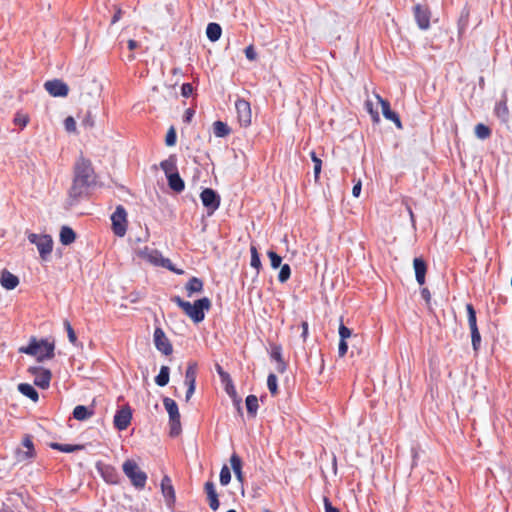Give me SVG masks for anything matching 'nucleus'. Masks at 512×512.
Listing matches in <instances>:
<instances>
[{
    "label": "nucleus",
    "mask_w": 512,
    "mask_h": 512,
    "mask_svg": "<svg viewBox=\"0 0 512 512\" xmlns=\"http://www.w3.org/2000/svg\"><path fill=\"white\" fill-rule=\"evenodd\" d=\"M93 183L94 170L91 161L81 156L75 163L74 178L68 192L69 204L77 203L87 193L88 188Z\"/></svg>",
    "instance_id": "f257e3e1"
},
{
    "label": "nucleus",
    "mask_w": 512,
    "mask_h": 512,
    "mask_svg": "<svg viewBox=\"0 0 512 512\" xmlns=\"http://www.w3.org/2000/svg\"><path fill=\"white\" fill-rule=\"evenodd\" d=\"M186 316H188L194 323H200L205 318V312L211 308V301L208 297H203L190 303L183 300L180 296H174L171 298Z\"/></svg>",
    "instance_id": "f03ea898"
},
{
    "label": "nucleus",
    "mask_w": 512,
    "mask_h": 512,
    "mask_svg": "<svg viewBox=\"0 0 512 512\" xmlns=\"http://www.w3.org/2000/svg\"><path fill=\"white\" fill-rule=\"evenodd\" d=\"M54 350V342L45 339L37 340L35 337L30 339L27 346L19 348L20 353L34 356L39 362L52 359L55 356Z\"/></svg>",
    "instance_id": "7ed1b4c3"
},
{
    "label": "nucleus",
    "mask_w": 512,
    "mask_h": 512,
    "mask_svg": "<svg viewBox=\"0 0 512 512\" xmlns=\"http://www.w3.org/2000/svg\"><path fill=\"white\" fill-rule=\"evenodd\" d=\"M122 470L136 489H144L147 482V474L140 469L134 460L127 459L124 461Z\"/></svg>",
    "instance_id": "20e7f679"
},
{
    "label": "nucleus",
    "mask_w": 512,
    "mask_h": 512,
    "mask_svg": "<svg viewBox=\"0 0 512 512\" xmlns=\"http://www.w3.org/2000/svg\"><path fill=\"white\" fill-rule=\"evenodd\" d=\"M28 240L30 243L36 245L40 258L47 260L53 250V239L48 234L29 233Z\"/></svg>",
    "instance_id": "39448f33"
},
{
    "label": "nucleus",
    "mask_w": 512,
    "mask_h": 512,
    "mask_svg": "<svg viewBox=\"0 0 512 512\" xmlns=\"http://www.w3.org/2000/svg\"><path fill=\"white\" fill-rule=\"evenodd\" d=\"M163 404L169 414L170 435L178 436L181 432V421L178 405L173 399L169 397H165L163 399Z\"/></svg>",
    "instance_id": "423d86ee"
},
{
    "label": "nucleus",
    "mask_w": 512,
    "mask_h": 512,
    "mask_svg": "<svg viewBox=\"0 0 512 512\" xmlns=\"http://www.w3.org/2000/svg\"><path fill=\"white\" fill-rule=\"evenodd\" d=\"M126 210L119 205L111 216L112 230L118 237H123L127 230Z\"/></svg>",
    "instance_id": "0eeeda50"
},
{
    "label": "nucleus",
    "mask_w": 512,
    "mask_h": 512,
    "mask_svg": "<svg viewBox=\"0 0 512 512\" xmlns=\"http://www.w3.org/2000/svg\"><path fill=\"white\" fill-rule=\"evenodd\" d=\"M414 19L421 30L430 28L431 11L427 5L416 4L413 7Z\"/></svg>",
    "instance_id": "6e6552de"
},
{
    "label": "nucleus",
    "mask_w": 512,
    "mask_h": 512,
    "mask_svg": "<svg viewBox=\"0 0 512 512\" xmlns=\"http://www.w3.org/2000/svg\"><path fill=\"white\" fill-rule=\"evenodd\" d=\"M28 373L34 376V384L37 387L47 389L50 386L52 373L49 369L43 367H29Z\"/></svg>",
    "instance_id": "1a4fd4ad"
},
{
    "label": "nucleus",
    "mask_w": 512,
    "mask_h": 512,
    "mask_svg": "<svg viewBox=\"0 0 512 512\" xmlns=\"http://www.w3.org/2000/svg\"><path fill=\"white\" fill-rule=\"evenodd\" d=\"M142 256L144 259H146L147 261H149L150 263H152L154 265H159V266L168 268L169 270H172V271L176 272L177 274L183 273L182 270H176L171 265V261L169 259L163 258L162 255L157 250H149L148 248H146L142 252Z\"/></svg>",
    "instance_id": "9d476101"
},
{
    "label": "nucleus",
    "mask_w": 512,
    "mask_h": 512,
    "mask_svg": "<svg viewBox=\"0 0 512 512\" xmlns=\"http://www.w3.org/2000/svg\"><path fill=\"white\" fill-rule=\"evenodd\" d=\"M153 337L154 344L157 350H159L166 356L172 354L173 346L162 328H155Z\"/></svg>",
    "instance_id": "9b49d317"
},
{
    "label": "nucleus",
    "mask_w": 512,
    "mask_h": 512,
    "mask_svg": "<svg viewBox=\"0 0 512 512\" xmlns=\"http://www.w3.org/2000/svg\"><path fill=\"white\" fill-rule=\"evenodd\" d=\"M235 107L240 125L243 127L249 126L252 118L250 103L244 99H238L235 102Z\"/></svg>",
    "instance_id": "f8f14e48"
},
{
    "label": "nucleus",
    "mask_w": 512,
    "mask_h": 512,
    "mask_svg": "<svg viewBox=\"0 0 512 512\" xmlns=\"http://www.w3.org/2000/svg\"><path fill=\"white\" fill-rule=\"evenodd\" d=\"M200 198H201L202 204L208 209L209 214L214 213L220 206V197L211 188H205L201 192Z\"/></svg>",
    "instance_id": "ddd939ff"
},
{
    "label": "nucleus",
    "mask_w": 512,
    "mask_h": 512,
    "mask_svg": "<svg viewBox=\"0 0 512 512\" xmlns=\"http://www.w3.org/2000/svg\"><path fill=\"white\" fill-rule=\"evenodd\" d=\"M44 87L53 97H66L69 93L68 85L60 79L46 81Z\"/></svg>",
    "instance_id": "4468645a"
},
{
    "label": "nucleus",
    "mask_w": 512,
    "mask_h": 512,
    "mask_svg": "<svg viewBox=\"0 0 512 512\" xmlns=\"http://www.w3.org/2000/svg\"><path fill=\"white\" fill-rule=\"evenodd\" d=\"M23 449L17 450V460L18 461H30L35 458L36 451L34 448V444L32 441V437L30 435H25L22 440Z\"/></svg>",
    "instance_id": "2eb2a0df"
},
{
    "label": "nucleus",
    "mask_w": 512,
    "mask_h": 512,
    "mask_svg": "<svg viewBox=\"0 0 512 512\" xmlns=\"http://www.w3.org/2000/svg\"><path fill=\"white\" fill-rule=\"evenodd\" d=\"M132 419V411L129 406L118 410L114 416V426L122 431L128 428Z\"/></svg>",
    "instance_id": "dca6fc26"
},
{
    "label": "nucleus",
    "mask_w": 512,
    "mask_h": 512,
    "mask_svg": "<svg viewBox=\"0 0 512 512\" xmlns=\"http://www.w3.org/2000/svg\"><path fill=\"white\" fill-rule=\"evenodd\" d=\"M376 99L378 100V103L381 105L383 116L387 120L394 122L395 125L397 126V128L401 129L402 123H401L400 117L396 112L391 110L390 103L387 100L383 99L378 94H376Z\"/></svg>",
    "instance_id": "f3484780"
},
{
    "label": "nucleus",
    "mask_w": 512,
    "mask_h": 512,
    "mask_svg": "<svg viewBox=\"0 0 512 512\" xmlns=\"http://www.w3.org/2000/svg\"><path fill=\"white\" fill-rule=\"evenodd\" d=\"M161 491L168 506L174 505L176 501L175 490L169 476L165 475L161 480Z\"/></svg>",
    "instance_id": "a211bd4d"
},
{
    "label": "nucleus",
    "mask_w": 512,
    "mask_h": 512,
    "mask_svg": "<svg viewBox=\"0 0 512 512\" xmlns=\"http://www.w3.org/2000/svg\"><path fill=\"white\" fill-rule=\"evenodd\" d=\"M204 490L207 495L209 507L213 511H216L219 508L220 502L218 499V494L216 492L215 484L212 481H207L204 484Z\"/></svg>",
    "instance_id": "6ab92c4d"
},
{
    "label": "nucleus",
    "mask_w": 512,
    "mask_h": 512,
    "mask_svg": "<svg viewBox=\"0 0 512 512\" xmlns=\"http://www.w3.org/2000/svg\"><path fill=\"white\" fill-rule=\"evenodd\" d=\"M0 284L6 290H13L18 286L19 279L16 275H14L10 271L4 269L1 272Z\"/></svg>",
    "instance_id": "aec40b11"
},
{
    "label": "nucleus",
    "mask_w": 512,
    "mask_h": 512,
    "mask_svg": "<svg viewBox=\"0 0 512 512\" xmlns=\"http://www.w3.org/2000/svg\"><path fill=\"white\" fill-rule=\"evenodd\" d=\"M413 266L415 270V277L419 285L425 283V276L427 272V265L422 258H415L413 260Z\"/></svg>",
    "instance_id": "412c9836"
},
{
    "label": "nucleus",
    "mask_w": 512,
    "mask_h": 512,
    "mask_svg": "<svg viewBox=\"0 0 512 512\" xmlns=\"http://www.w3.org/2000/svg\"><path fill=\"white\" fill-rule=\"evenodd\" d=\"M204 283L198 277H192L185 285L187 296L191 297L194 293H200L203 291Z\"/></svg>",
    "instance_id": "4be33fe9"
},
{
    "label": "nucleus",
    "mask_w": 512,
    "mask_h": 512,
    "mask_svg": "<svg viewBox=\"0 0 512 512\" xmlns=\"http://www.w3.org/2000/svg\"><path fill=\"white\" fill-rule=\"evenodd\" d=\"M100 472L102 474V477L107 483L110 484H117L118 483V473L116 469L110 465H105L102 468H100Z\"/></svg>",
    "instance_id": "5701e85b"
},
{
    "label": "nucleus",
    "mask_w": 512,
    "mask_h": 512,
    "mask_svg": "<svg viewBox=\"0 0 512 512\" xmlns=\"http://www.w3.org/2000/svg\"><path fill=\"white\" fill-rule=\"evenodd\" d=\"M230 464L231 467L235 473V476L239 482L244 481V475L242 473V460L241 458L236 454L233 453L230 457Z\"/></svg>",
    "instance_id": "b1692460"
},
{
    "label": "nucleus",
    "mask_w": 512,
    "mask_h": 512,
    "mask_svg": "<svg viewBox=\"0 0 512 512\" xmlns=\"http://www.w3.org/2000/svg\"><path fill=\"white\" fill-rule=\"evenodd\" d=\"M94 414L93 409H89L86 406L78 405L73 410V417L78 421H84L92 417Z\"/></svg>",
    "instance_id": "393cba45"
},
{
    "label": "nucleus",
    "mask_w": 512,
    "mask_h": 512,
    "mask_svg": "<svg viewBox=\"0 0 512 512\" xmlns=\"http://www.w3.org/2000/svg\"><path fill=\"white\" fill-rule=\"evenodd\" d=\"M160 167L165 173L166 177H169L171 174L177 173V165L175 156H170L168 159L161 161Z\"/></svg>",
    "instance_id": "a878e982"
},
{
    "label": "nucleus",
    "mask_w": 512,
    "mask_h": 512,
    "mask_svg": "<svg viewBox=\"0 0 512 512\" xmlns=\"http://www.w3.org/2000/svg\"><path fill=\"white\" fill-rule=\"evenodd\" d=\"M197 363L190 362L188 363L186 372H185V384L187 386L192 385L196 386V377H197Z\"/></svg>",
    "instance_id": "bb28decb"
},
{
    "label": "nucleus",
    "mask_w": 512,
    "mask_h": 512,
    "mask_svg": "<svg viewBox=\"0 0 512 512\" xmlns=\"http://www.w3.org/2000/svg\"><path fill=\"white\" fill-rule=\"evenodd\" d=\"M494 112L498 118L503 122H507L509 116V109L507 106V99L504 98L496 103Z\"/></svg>",
    "instance_id": "cd10ccee"
},
{
    "label": "nucleus",
    "mask_w": 512,
    "mask_h": 512,
    "mask_svg": "<svg viewBox=\"0 0 512 512\" xmlns=\"http://www.w3.org/2000/svg\"><path fill=\"white\" fill-rule=\"evenodd\" d=\"M76 239V233L69 226H63L60 230V242L63 245H70Z\"/></svg>",
    "instance_id": "c85d7f7f"
},
{
    "label": "nucleus",
    "mask_w": 512,
    "mask_h": 512,
    "mask_svg": "<svg viewBox=\"0 0 512 512\" xmlns=\"http://www.w3.org/2000/svg\"><path fill=\"white\" fill-rule=\"evenodd\" d=\"M167 179H168V185L173 191L179 193L184 190L185 184L178 172L175 174L169 175V177H167Z\"/></svg>",
    "instance_id": "c756f323"
},
{
    "label": "nucleus",
    "mask_w": 512,
    "mask_h": 512,
    "mask_svg": "<svg viewBox=\"0 0 512 512\" xmlns=\"http://www.w3.org/2000/svg\"><path fill=\"white\" fill-rule=\"evenodd\" d=\"M18 390L26 397L30 398L32 401L37 402L39 399L38 392L34 389V387L28 383H21L18 385Z\"/></svg>",
    "instance_id": "7c9ffc66"
},
{
    "label": "nucleus",
    "mask_w": 512,
    "mask_h": 512,
    "mask_svg": "<svg viewBox=\"0 0 512 512\" xmlns=\"http://www.w3.org/2000/svg\"><path fill=\"white\" fill-rule=\"evenodd\" d=\"M222 29L217 23H209L206 28V35L212 42L217 41L221 37Z\"/></svg>",
    "instance_id": "2f4dec72"
},
{
    "label": "nucleus",
    "mask_w": 512,
    "mask_h": 512,
    "mask_svg": "<svg viewBox=\"0 0 512 512\" xmlns=\"http://www.w3.org/2000/svg\"><path fill=\"white\" fill-rule=\"evenodd\" d=\"M169 373L170 369L168 366H162L160 368L159 374L155 377V382L158 386L164 387L169 382Z\"/></svg>",
    "instance_id": "473e14b6"
},
{
    "label": "nucleus",
    "mask_w": 512,
    "mask_h": 512,
    "mask_svg": "<svg viewBox=\"0 0 512 512\" xmlns=\"http://www.w3.org/2000/svg\"><path fill=\"white\" fill-rule=\"evenodd\" d=\"M50 447L54 450H58L64 453H71L83 448L81 445L61 444L56 442L51 443Z\"/></svg>",
    "instance_id": "72a5a7b5"
},
{
    "label": "nucleus",
    "mask_w": 512,
    "mask_h": 512,
    "mask_svg": "<svg viewBox=\"0 0 512 512\" xmlns=\"http://www.w3.org/2000/svg\"><path fill=\"white\" fill-rule=\"evenodd\" d=\"M213 132L217 137H225L230 134V128L222 121H215L213 123Z\"/></svg>",
    "instance_id": "f704fd0d"
},
{
    "label": "nucleus",
    "mask_w": 512,
    "mask_h": 512,
    "mask_svg": "<svg viewBox=\"0 0 512 512\" xmlns=\"http://www.w3.org/2000/svg\"><path fill=\"white\" fill-rule=\"evenodd\" d=\"M250 253H251L250 265H251V267L256 269V272L258 274L260 269L262 268V263L260 260V256H259L257 247L255 245L250 246Z\"/></svg>",
    "instance_id": "c9c22d12"
},
{
    "label": "nucleus",
    "mask_w": 512,
    "mask_h": 512,
    "mask_svg": "<svg viewBox=\"0 0 512 512\" xmlns=\"http://www.w3.org/2000/svg\"><path fill=\"white\" fill-rule=\"evenodd\" d=\"M271 357L278 362V364H279L278 370L280 372H284L286 369V364L283 361L282 350H281L280 346L273 347L272 352H271Z\"/></svg>",
    "instance_id": "e433bc0d"
},
{
    "label": "nucleus",
    "mask_w": 512,
    "mask_h": 512,
    "mask_svg": "<svg viewBox=\"0 0 512 512\" xmlns=\"http://www.w3.org/2000/svg\"><path fill=\"white\" fill-rule=\"evenodd\" d=\"M245 402L248 413L255 416L259 407L258 398L255 395H248Z\"/></svg>",
    "instance_id": "4c0bfd02"
},
{
    "label": "nucleus",
    "mask_w": 512,
    "mask_h": 512,
    "mask_svg": "<svg viewBox=\"0 0 512 512\" xmlns=\"http://www.w3.org/2000/svg\"><path fill=\"white\" fill-rule=\"evenodd\" d=\"M466 311H467V318H468V324H469L470 330L478 328L477 327L476 311L471 303L466 304Z\"/></svg>",
    "instance_id": "58836bf2"
},
{
    "label": "nucleus",
    "mask_w": 512,
    "mask_h": 512,
    "mask_svg": "<svg viewBox=\"0 0 512 512\" xmlns=\"http://www.w3.org/2000/svg\"><path fill=\"white\" fill-rule=\"evenodd\" d=\"M474 131L475 135L482 140L487 139L491 136V129L483 123L477 124L475 126Z\"/></svg>",
    "instance_id": "ea45409f"
},
{
    "label": "nucleus",
    "mask_w": 512,
    "mask_h": 512,
    "mask_svg": "<svg viewBox=\"0 0 512 512\" xmlns=\"http://www.w3.org/2000/svg\"><path fill=\"white\" fill-rule=\"evenodd\" d=\"M310 156H311V160L314 163V178L316 181H318L320 173H321V168H322V160L317 157V155L314 151H312L310 153Z\"/></svg>",
    "instance_id": "a19ab883"
},
{
    "label": "nucleus",
    "mask_w": 512,
    "mask_h": 512,
    "mask_svg": "<svg viewBox=\"0 0 512 512\" xmlns=\"http://www.w3.org/2000/svg\"><path fill=\"white\" fill-rule=\"evenodd\" d=\"M267 386H268L270 393L273 396H275L278 393L277 377L275 374L271 373L268 375Z\"/></svg>",
    "instance_id": "79ce46f5"
},
{
    "label": "nucleus",
    "mask_w": 512,
    "mask_h": 512,
    "mask_svg": "<svg viewBox=\"0 0 512 512\" xmlns=\"http://www.w3.org/2000/svg\"><path fill=\"white\" fill-rule=\"evenodd\" d=\"M291 276V268L288 264H284L280 266V272L278 274V280L281 283L286 282Z\"/></svg>",
    "instance_id": "37998d69"
},
{
    "label": "nucleus",
    "mask_w": 512,
    "mask_h": 512,
    "mask_svg": "<svg viewBox=\"0 0 512 512\" xmlns=\"http://www.w3.org/2000/svg\"><path fill=\"white\" fill-rule=\"evenodd\" d=\"M215 368H216V371L221 379V382L223 384H227L228 386H232V379H231L229 373L224 371L223 368L219 364H216Z\"/></svg>",
    "instance_id": "c03bdc74"
},
{
    "label": "nucleus",
    "mask_w": 512,
    "mask_h": 512,
    "mask_svg": "<svg viewBox=\"0 0 512 512\" xmlns=\"http://www.w3.org/2000/svg\"><path fill=\"white\" fill-rule=\"evenodd\" d=\"M471 341H472V347L474 351H478L480 345H481V335L478 330V328L471 329Z\"/></svg>",
    "instance_id": "a18cd8bd"
},
{
    "label": "nucleus",
    "mask_w": 512,
    "mask_h": 512,
    "mask_svg": "<svg viewBox=\"0 0 512 512\" xmlns=\"http://www.w3.org/2000/svg\"><path fill=\"white\" fill-rule=\"evenodd\" d=\"M267 256L270 259L271 267L277 269L281 266L282 258L276 252L270 250L267 252Z\"/></svg>",
    "instance_id": "49530a36"
},
{
    "label": "nucleus",
    "mask_w": 512,
    "mask_h": 512,
    "mask_svg": "<svg viewBox=\"0 0 512 512\" xmlns=\"http://www.w3.org/2000/svg\"><path fill=\"white\" fill-rule=\"evenodd\" d=\"M365 108L368 111V113L371 115V118L374 123H378L380 121V116L377 110L374 109L373 103L371 100H367L365 102Z\"/></svg>",
    "instance_id": "de8ad7c7"
},
{
    "label": "nucleus",
    "mask_w": 512,
    "mask_h": 512,
    "mask_svg": "<svg viewBox=\"0 0 512 512\" xmlns=\"http://www.w3.org/2000/svg\"><path fill=\"white\" fill-rule=\"evenodd\" d=\"M230 480H231L230 470L226 465H224L220 471V483H221V485L226 486L230 483Z\"/></svg>",
    "instance_id": "09e8293b"
},
{
    "label": "nucleus",
    "mask_w": 512,
    "mask_h": 512,
    "mask_svg": "<svg viewBox=\"0 0 512 512\" xmlns=\"http://www.w3.org/2000/svg\"><path fill=\"white\" fill-rule=\"evenodd\" d=\"M64 327L67 331V335H68V339L69 341L73 344V345H76L77 343V336H76V333L74 331V329L72 328L70 322L68 320H65L64 321Z\"/></svg>",
    "instance_id": "8fccbe9b"
},
{
    "label": "nucleus",
    "mask_w": 512,
    "mask_h": 512,
    "mask_svg": "<svg viewBox=\"0 0 512 512\" xmlns=\"http://www.w3.org/2000/svg\"><path fill=\"white\" fill-rule=\"evenodd\" d=\"M14 124L21 126L22 128L26 127L29 123V117L26 114L17 113L14 117Z\"/></svg>",
    "instance_id": "3c124183"
},
{
    "label": "nucleus",
    "mask_w": 512,
    "mask_h": 512,
    "mask_svg": "<svg viewBox=\"0 0 512 512\" xmlns=\"http://www.w3.org/2000/svg\"><path fill=\"white\" fill-rule=\"evenodd\" d=\"M94 124H95V122H94V118H93L91 112L87 111L81 121V125L84 126L85 128L91 129L94 127Z\"/></svg>",
    "instance_id": "603ef678"
},
{
    "label": "nucleus",
    "mask_w": 512,
    "mask_h": 512,
    "mask_svg": "<svg viewBox=\"0 0 512 512\" xmlns=\"http://www.w3.org/2000/svg\"><path fill=\"white\" fill-rule=\"evenodd\" d=\"M339 336L340 340L346 341L348 338L352 336V330L348 327H346L342 322L339 326Z\"/></svg>",
    "instance_id": "864d4df0"
},
{
    "label": "nucleus",
    "mask_w": 512,
    "mask_h": 512,
    "mask_svg": "<svg viewBox=\"0 0 512 512\" xmlns=\"http://www.w3.org/2000/svg\"><path fill=\"white\" fill-rule=\"evenodd\" d=\"M176 138H177V136H176V131H175L174 127H171V128L168 130L167 134H166V138H165L166 145H167V146H173V145H175V143H176Z\"/></svg>",
    "instance_id": "5fc2aeb1"
},
{
    "label": "nucleus",
    "mask_w": 512,
    "mask_h": 512,
    "mask_svg": "<svg viewBox=\"0 0 512 512\" xmlns=\"http://www.w3.org/2000/svg\"><path fill=\"white\" fill-rule=\"evenodd\" d=\"M64 126L68 132H75L76 131L75 119L72 116L67 117L64 121Z\"/></svg>",
    "instance_id": "6e6d98bb"
},
{
    "label": "nucleus",
    "mask_w": 512,
    "mask_h": 512,
    "mask_svg": "<svg viewBox=\"0 0 512 512\" xmlns=\"http://www.w3.org/2000/svg\"><path fill=\"white\" fill-rule=\"evenodd\" d=\"M245 56L247 57V59H249L250 61H254L256 60L257 58V53L254 49V46L253 45H249L245 48Z\"/></svg>",
    "instance_id": "4d7b16f0"
},
{
    "label": "nucleus",
    "mask_w": 512,
    "mask_h": 512,
    "mask_svg": "<svg viewBox=\"0 0 512 512\" xmlns=\"http://www.w3.org/2000/svg\"><path fill=\"white\" fill-rule=\"evenodd\" d=\"M193 93V86L190 83H184L181 87V94L183 97H190Z\"/></svg>",
    "instance_id": "13d9d810"
},
{
    "label": "nucleus",
    "mask_w": 512,
    "mask_h": 512,
    "mask_svg": "<svg viewBox=\"0 0 512 512\" xmlns=\"http://www.w3.org/2000/svg\"><path fill=\"white\" fill-rule=\"evenodd\" d=\"M325 512H340L336 507L332 505L329 498L324 497L323 499Z\"/></svg>",
    "instance_id": "bf43d9fd"
},
{
    "label": "nucleus",
    "mask_w": 512,
    "mask_h": 512,
    "mask_svg": "<svg viewBox=\"0 0 512 512\" xmlns=\"http://www.w3.org/2000/svg\"><path fill=\"white\" fill-rule=\"evenodd\" d=\"M347 350H348V344L346 341L344 340H340L339 341V346H338V354H339V357H344L347 353Z\"/></svg>",
    "instance_id": "052dcab7"
},
{
    "label": "nucleus",
    "mask_w": 512,
    "mask_h": 512,
    "mask_svg": "<svg viewBox=\"0 0 512 512\" xmlns=\"http://www.w3.org/2000/svg\"><path fill=\"white\" fill-rule=\"evenodd\" d=\"M421 296L425 300L427 306L430 308L431 293H430L429 289L428 288H422Z\"/></svg>",
    "instance_id": "680f3d73"
},
{
    "label": "nucleus",
    "mask_w": 512,
    "mask_h": 512,
    "mask_svg": "<svg viewBox=\"0 0 512 512\" xmlns=\"http://www.w3.org/2000/svg\"><path fill=\"white\" fill-rule=\"evenodd\" d=\"M121 16H122L121 8L118 6H115V14L112 17L111 24L117 23L121 19Z\"/></svg>",
    "instance_id": "e2e57ef3"
},
{
    "label": "nucleus",
    "mask_w": 512,
    "mask_h": 512,
    "mask_svg": "<svg viewBox=\"0 0 512 512\" xmlns=\"http://www.w3.org/2000/svg\"><path fill=\"white\" fill-rule=\"evenodd\" d=\"M194 113H195V112H194V110H193V109H190V108H189V109H187V110L185 111V114H184V117H183L184 122H186V123H190V122H191V120H192V118H193V116H194Z\"/></svg>",
    "instance_id": "0e129e2a"
},
{
    "label": "nucleus",
    "mask_w": 512,
    "mask_h": 512,
    "mask_svg": "<svg viewBox=\"0 0 512 512\" xmlns=\"http://www.w3.org/2000/svg\"><path fill=\"white\" fill-rule=\"evenodd\" d=\"M301 327H302V333H301V337L303 338V341H305L307 339V336H308V323L306 321H303L301 323Z\"/></svg>",
    "instance_id": "69168bd1"
},
{
    "label": "nucleus",
    "mask_w": 512,
    "mask_h": 512,
    "mask_svg": "<svg viewBox=\"0 0 512 512\" xmlns=\"http://www.w3.org/2000/svg\"><path fill=\"white\" fill-rule=\"evenodd\" d=\"M361 193V182L358 181L352 188V194L354 197H359Z\"/></svg>",
    "instance_id": "338daca9"
},
{
    "label": "nucleus",
    "mask_w": 512,
    "mask_h": 512,
    "mask_svg": "<svg viewBox=\"0 0 512 512\" xmlns=\"http://www.w3.org/2000/svg\"><path fill=\"white\" fill-rule=\"evenodd\" d=\"M195 388H196V386H192V385L187 386L186 401L190 400V398L192 397V395L195 392Z\"/></svg>",
    "instance_id": "774afa93"
}]
</instances>
